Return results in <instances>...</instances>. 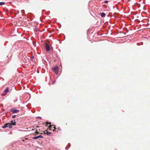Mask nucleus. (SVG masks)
<instances>
[{
  "instance_id": "1",
  "label": "nucleus",
  "mask_w": 150,
  "mask_h": 150,
  "mask_svg": "<svg viewBox=\"0 0 150 150\" xmlns=\"http://www.w3.org/2000/svg\"><path fill=\"white\" fill-rule=\"evenodd\" d=\"M58 67L57 66L53 67L52 69V71L57 74L58 73Z\"/></svg>"
},
{
  "instance_id": "2",
  "label": "nucleus",
  "mask_w": 150,
  "mask_h": 150,
  "mask_svg": "<svg viewBox=\"0 0 150 150\" xmlns=\"http://www.w3.org/2000/svg\"><path fill=\"white\" fill-rule=\"evenodd\" d=\"M12 126L11 123H6L4 126L2 127L3 128H6V127H9V128H11L12 127Z\"/></svg>"
},
{
  "instance_id": "3",
  "label": "nucleus",
  "mask_w": 150,
  "mask_h": 150,
  "mask_svg": "<svg viewBox=\"0 0 150 150\" xmlns=\"http://www.w3.org/2000/svg\"><path fill=\"white\" fill-rule=\"evenodd\" d=\"M45 48L46 51L47 52H49L50 51V47L49 45L47 44H46L45 46Z\"/></svg>"
},
{
  "instance_id": "4",
  "label": "nucleus",
  "mask_w": 150,
  "mask_h": 150,
  "mask_svg": "<svg viewBox=\"0 0 150 150\" xmlns=\"http://www.w3.org/2000/svg\"><path fill=\"white\" fill-rule=\"evenodd\" d=\"M10 111L14 113L19 112V110L16 109H15L13 108L10 110Z\"/></svg>"
},
{
  "instance_id": "5",
  "label": "nucleus",
  "mask_w": 150,
  "mask_h": 150,
  "mask_svg": "<svg viewBox=\"0 0 150 150\" xmlns=\"http://www.w3.org/2000/svg\"><path fill=\"white\" fill-rule=\"evenodd\" d=\"M9 91V88L8 87H7L6 89L4 91V94H7Z\"/></svg>"
},
{
  "instance_id": "6",
  "label": "nucleus",
  "mask_w": 150,
  "mask_h": 150,
  "mask_svg": "<svg viewBox=\"0 0 150 150\" xmlns=\"http://www.w3.org/2000/svg\"><path fill=\"white\" fill-rule=\"evenodd\" d=\"M42 132H44V134L47 135H49V134H51L50 132H48L47 130H46L45 131H42Z\"/></svg>"
},
{
  "instance_id": "7",
  "label": "nucleus",
  "mask_w": 150,
  "mask_h": 150,
  "mask_svg": "<svg viewBox=\"0 0 150 150\" xmlns=\"http://www.w3.org/2000/svg\"><path fill=\"white\" fill-rule=\"evenodd\" d=\"M11 125H16V122H15V120H14V121H11Z\"/></svg>"
},
{
  "instance_id": "8",
  "label": "nucleus",
  "mask_w": 150,
  "mask_h": 150,
  "mask_svg": "<svg viewBox=\"0 0 150 150\" xmlns=\"http://www.w3.org/2000/svg\"><path fill=\"white\" fill-rule=\"evenodd\" d=\"M50 123L47 122L46 124V126H47L48 124H50V125L49 126L50 129L52 128V125H50Z\"/></svg>"
},
{
  "instance_id": "9",
  "label": "nucleus",
  "mask_w": 150,
  "mask_h": 150,
  "mask_svg": "<svg viewBox=\"0 0 150 150\" xmlns=\"http://www.w3.org/2000/svg\"><path fill=\"white\" fill-rule=\"evenodd\" d=\"M33 139H37L38 138V136H36V137H33Z\"/></svg>"
},
{
  "instance_id": "10",
  "label": "nucleus",
  "mask_w": 150,
  "mask_h": 150,
  "mask_svg": "<svg viewBox=\"0 0 150 150\" xmlns=\"http://www.w3.org/2000/svg\"><path fill=\"white\" fill-rule=\"evenodd\" d=\"M5 3L3 2H0V6H2Z\"/></svg>"
},
{
  "instance_id": "11",
  "label": "nucleus",
  "mask_w": 150,
  "mask_h": 150,
  "mask_svg": "<svg viewBox=\"0 0 150 150\" xmlns=\"http://www.w3.org/2000/svg\"><path fill=\"white\" fill-rule=\"evenodd\" d=\"M100 13V15L101 16V17L103 18V12L102 13Z\"/></svg>"
},
{
  "instance_id": "12",
  "label": "nucleus",
  "mask_w": 150,
  "mask_h": 150,
  "mask_svg": "<svg viewBox=\"0 0 150 150\" xmlns=\"http://www.w3.org/2000/svg\"><path fill=\"white\" fill-rule=\"evenodd\" d=\"M108 2H109V1H104V3L105 4H106V3H108Z\"/></svg>"
},
{
  "instance_id": "13",
  "label": "nucleus",
  "mask_w": 150,
  "mask_h": 150,
  "mask_svg": "<svg viewBox=\"0 0 150 150\" xmlns=\"http://www.w3.org/2000/svg\"><path fill=\"white\" fill-rule=\"evenodd\" d=\"M38 138H43V137L41 135H40L39 136H38Z\"/></svg>"
},
{
  "instance_id": "14",
  "label": "nucleus",
  "mask_w": 150,
  "mask_h": 150,
  "mask_svg": "<svg viewBox=\"0 0 150 150\" xmlns=\"http://www.w3.org/2000/svg\"><path fill=\"white\" fill-rule=\"evenodd\" d=\"M16 115H13V116H12V118H14L15 117H16Z\"/></svg>"
},
{
  "instance_id": "15",
  "label": "nucleus",
  "mask_w": 150,
  "mask_h": 150,
  "mask_svg": "<svg viewBox=\"0 0 150 150\" xmlns=\"http://www.w3.org/2000/svg\"><path fill=\"white\" fill-rule=\"evenodd\" d=\"M39 133V132H38V131H36L35 132V133L37 134H38V133Z\"/></svg>"
},
{
  "instance_id": "16",
  "label": "nucleus",
  "mask_w": 150,
  "mask_h": 150,
  "mask_svg": "<svg viewBox=\"0 0 150 150\" xmlns=\"http://www.w3.org/2000/svg\"><path fill=\"white\" fill-rule=\"evenodd\" d=\"M53 128L54 129L53 130V131H54V130L55 129V126H54V127H53Z\"/></svg>"
},
{
  "instance_id": "17",
  "label": "nucleus",
  "mask_w": 150,
  "mask_h": 150,
  "mask_svg": "<svg viewBox=\"0 0 150 150\" xmlns=\"http://www.w3.org/2000/svg\"><path fill=\"white\" fill-rule=\"evenodd\" d=\"M55 82V81H53L52 82V84H54Z\"/></svg>"
},
{
  "instance_id": "18",
  "label": "nucleus",
  "mask_w": 150,
  "mask_h": 150,
  "mask_svg": "<svg viewBox=\"0 0 150 150\" xmlns=\"http://www.w3.org/2000/svg\"><path fill=\"white\" fill-rule=\"evenodd\" d=\"M105 16V14L104 13V17Z\"/></svg>"
},
{
  "instance_id": "19",
  "label": "nucleus",
  "mask_w": 150,
  "mask_h": 150,
  "mask_svg": "<svg viewBox=\"0 0 150 150\" xmlns=\"http://www.w3.org/2000/svg\"><path fill=\"white\" fill-rule=\"evenodd\" d=\"M41 134H44V132H42V133H41Z\"/></svg>"
},
{
  "instance_id": "20",
  "label": "nucleus",
  "mask_w": 150,
  "mask_h": 150,
  "mask_svg": "<svg viewBox=\"0 0 150 150\" xmlns=\"http://www.w3.org/2000/svg\"><path fill=\"white\" fill-rule=\"evenodd\" d=\"M37 118H41V117H37Z\"/></svg>"
},
{
  "instance_id": "21",
  "label": "nucleus",
  "mask_w": 150,
  "mask_h": 150,
  "mask_svg": "<svg viewBox=\"0 0 150 150\" xmlns=\"http://www.w3.org/2000/svg\"><path fill=\"white\" fill-rule=\"evenodd\" d=\"M107 34V33H105V35H106Z\"/></svg>"
}]
</instances>
